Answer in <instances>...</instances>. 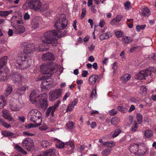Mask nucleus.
<instances>
[{
    "label": "nucleus",
    "mask_w": 156,
    "mask_h": 156,
    "mask_svg": "<svg viewBox=\"0 0 156 156\" xmlns=\"http://www.w3.org/2000/svg\"><path fill=\"white\" fill-rule=\"evenodd\" d=\"M112 147H109L105 149L102 152V154L105 156L108 155L112 151Z\"/></svg>",
    "instance_id": "f704fd0d"
},
{
    "label": "nucleus",
    "mask_w": 156,
    "mask_h": 156,
    "mask_svg": "<svg viewBox=\"0 0 156 156\" xmlns=\"http://www.w3.org/2000/svg\"><path fill=\"white\" fill-rule=\"evenodd\" d=\"M66 126L67 129H72L74 127V123L72 121H69L66 123Z\"/></svg>",
    "instance_id": "58836bf2"
},
{
    "label": "nucleus",
    "mask_w": 156,
    "mask_h": 156,
    "mask_svg": "<svg viewBox=\"0 0 156 156\" xmlns=\"http://www.w3.org/2000/svg\"><path fill=\"white\" fill-rule=\"evenodd\" d=\"M41 114L37 109H33L29 112L27 119L30 121L36 124V126H38L41 125L42 121Z\"/></svg>",
    "instance_id": "f03ea898"
},
{
    "label": "nucleus",
    "mask_w": 156,
    "mask_h": 156,
    "mask_svg": "<svg viewBox=\"0 0 156 156\" xmlns=\"http://www.w3.org/2000/svg\"><path fill=\"white\" fill-rule=\"evenodd\" d=\"M8 57L5 56L0 58V69L5 66L7 63Z\"/></svg>",
    "instance_id": "5701e85b"
},
{
    "label": "nucleus",
    "mask_w": 156,
    "mask_h": 156,
    "mask_svg": "<svg viewBox=\"0 0 156 156\" xmlns=\"http://www.w3.org/2000/svg\"><path fill=\"white\" fill-rule=\"evenodd\" d=\"M88 74V71L86 70H83L82 72V76L83 77H85L87 76Z\"/></svg>",
    "instance_id": "e2e57ef3"
},
{
    "label": "nucleus",
    "mask_w": 156,
    "mask_h": 156,
    "mask_svg": "<svg viewBox=\"0 0 156 156\" xmlns=\"http://www.w3.org/2000/svg\"><path fill=\"white\" fill-rule=\"evenodd\" d=\"M41 146L44 148L48 147L51 145V143L47 140H43L41 142Z\"/></svg>",
    "instance_id": "2f4dec72"
},
{
    "label": "nucleus",
    "mask_w": 156,
    "mask_h": 156,
    "mask_svg": "<svg viewBox=\"0 0 156 156\" xmlns=\"http://www.w3.org/2000/svg\"><path fill=\"white\" fill-rule=\"evenodd\" d=\"M41 94L39 95L38 90H33L30 94V99L33 104H36L38 100L41 96Z\"/></svg>",
    "instance_id": "9b49d317"
},
{
    "label": "nucleus",
    "mask_w": 156,
    "mask_h": 156,
    "mask_svg": "<svg viewBox=\"0 0 156 156\" xmlns=\"http://www.w3.org/2000/svg\"><path fill=\"white\" fill-rule=\"evenodd\" d=\"M67 21L64 14L61 15V17L57 20L54 25L55 27L57 29L62 30L67 25Z\"/></svg>",
    "instance_id": "20e7f679"
},
{
    "label": "nucleus",
    "mask_w": 156,
    "mask_h": 156,
    "mask_svg": "<svg viewBox=\"0 0 156 156\" xmlns=\"http://www.w3.org/2000/svg\"><path fill=\"white\" fill-rule=\"evenodd\" d=\"M78 102V101L77 99H74L71 104L74 107L76 105Z\"/></svg>",
    "instance_id": "774afa93"
},
{
    "label": "nucleus",
    "mask_w": 156,
    "mask_h": 156,
    "mask_svg": "<svg viewBox=\"0 0 156 156\" xmlns=\"http://www.w3.org/2000/svg\"><path fill=\"white\" fill-rule=\"evenodd\" d=\"M124 5L125 9L127 10L130 9L131 7V3L128 1L124 3Z\"/></svg>",
    "instance_id": "8fccbe9b"
},
{
    "label": "nucleus",
    "mask_w": 156,
    "mask_h": 156,
    "mask_svg": "<svg viewBox=\"0 0 156 156\" xmlns=\"http://www.w3.org/2000/svg\"><path fill=\"white\" fill-rule=\"evenodd\" d=\"M24 53L27 55L31 52L34 49V46L33 44H27L25 43L24 44Z\"/></svg>",
    "instance_id": "ddd939ff"
},
{
    "label": "nucleus",
    "mask_w": 156,
    "mask_h": 156,
    "mask_svg": "<svg viewBox=\"0 0 156 156\" xmlns=\"http://www.w3.org/2000/svg\"><path fill=\"white\" fill-rule=\"evenodd\" d=\"M59 34H61V31L57 30L48 31L44 33L41 39V42L44 44H50L52 46H56L58 43L56 37H61Z\"/></svg>",
    "instance_id": "f257e3e1"
},
{
    "label": "nucleus",
    "mask_w": 156,
    "mask_h": 156,
    "mask_svg": "<svg viewBox=\"0 0 156 156\" xmlns=\"http://www.w3.org/2000/svg\"><path fill=\"white\" fill-rule=\"evenodd\" d=\"M12 78L14 83H20L22 79L21 75L17 73H13L12 75Z\"/></svg>",
    "instance_id": "2eb2a0df"
},
{
    "label": "nucleus",
    "mask_w": 156,
    "mask_h": 156,
    "mask_svg": "<svg viewBox=\"0 0 156 156\" xmlns=\"http://www.w3.org/2000/svg\"><path fill=\"white\" fill-rule=\"evenodd\" d=\"M30 16L28 12L26 13L24 15V18L25 20H27L30 19Z\"/></svg>",
    "instance_id": "69168bd1"
},
{
    "label": "nucleus",
    "mask_w": 156,
    "mask_h": 156,
    "mask_svg": "<svg viewBox=\"0 0 156 156\" xmlns=\"http://www.w3.org/2000/svg\"><path fill=\"white\" fill-rule=\"evenodd\" d=\"M13 11L12 10L7 11H0V16H2L5 17L10 14Z\"/></svg>",
    "instance_id": "72a5a7b5"
},
{
    "label": "nucleus",
    "mask_w": 156,
    "mask_h": 156,
    "mask_svg": "<svg viewBox=\"0 0 156 156\" xmlns=\"http://www.w3.org/2000/svg\"><path fill=\"white\" fill-rule=\"evenodd\" d=\"M17 64L19 66H22L23 68H27L30 66L32 62L30 57L25 54H23L17 58Z\"/></svg>",
    "instance_id": "7ed1b4c3"
},
{
    "label": "nucleus",
    "mask_w": 156,
    "mask_h": 156,
    "mask_svg": "<svg viewBox=\"0 0 156 156\" xmlns=\"http://www.w3.org/2000/svg\"><path fill=\"white\" fill-rule=\"evenodd\" d=\"M48 126L45 124H43L39 128L40 130L41 131L46 130L48 129Z\"/></svg>",
    "instance_id": "4d7b16f0"
},
{
    "label": "nucleus",
    "mask_w": 156,
    "mask_h": 156,
    "mask_svg": "<svg viewBox=\"0 0 156 156\" xmlns=\"http://www.w3.org/2000/svg\"><path fill=\"white\" fill-rule=\"evenodd\" d=\"M147 151V149L145 147L140 144L139 146L137 155H143L145 154Z\"/></svg>",
    "instance_id": "412c9836"
},
{
    "label": "nucleus",
    "mask_w": 156,
    "mask_h": 156,
    "mask_svg": "<svg viewBox=\"0 0 156 156\" xmlns=\"http://www.w3.org/2000/svg\"><path fill=\"white\" fill-rule=\"evenodd\" d=\"M146 27L145 25H137L136 27V30L137 32H139L141 30L144 29Z\"/></svg>",
    "instance_id": "de8ad7c7"
},
{
    "label": "nucleus",
    "mask_w": 156,
    "mask_h": 156,
    "mask_svg": "<svg viewBox=\"0 0 156 156\" xmlns=\"http://www.w3.org/2000/svg\"><path fill=\"white\" fill-rule=\"evenodd\" d=\"M142 14L143 16H148L151 14L149 9L147 7L144 8L142 11Z\"/></svg>",
    "instance_id": "bb28decb"
},
{
    "label": "nucleus",
    "mask_w": 156,
    "mask_h": 156,
    "mask_svg": "<svg viewBox=\"0 0 156 156\" xmlns=\"http://www.w3.org/2000/svg\"><path fill=\"white\" fill-rule=\"evenodd\" d=\"M113 142L112 141L110 142H105L103 143V146H106L107 147H112L114 145H113Z\"/></svg>",
    "instance_id": "a18cd8bd"
},
{
    "label": "nucleus",
    "mask_w": 156,
    "mask_h": 156,
    "mask_svg": "<svg viewBox=\"0 0 156 156\" xmlns=\"http://www.w3.org/2000/svg\"><path fill=\"white\" fill-rule=\"evenodd\" d=\"M5 101L4 97L3 96H0V109H2L5 106Z\"/></svg>",
    "instance_id": "473e14b6"
},
{
    "label": "nucleus",
    "mask_w": 156,
    "mask_h": 156,
    "mask_svg": "<svg viewBox=\"0 0 156 156\" xmlns=\"http://www.w3.org/2000/svg\"><path fill=\"white\" fill-rule=\"evenodd\" d=\"M130 75L128 74H126L125 75L121 76L120 80L123 82H125L128 81L131 78Z\"/></svg>",
    "instance_id": "c756f323"
},
{
    "label": "nucleus",
    "mask_w": 156,
    "mask_h": 156,
    "mask_svg": "<svg viewBox=\"0 0 156 156\" xmlns=\"http://www.w3.org/2000/svg\"><path fill=\"white\" fill-rule=\"evenodd\" d=\"M133 118L132 116H129V117L128 121V125L129 126L132 124L133 123Z\"/></svg>",
    "instance_id": "603ef678"
},
{
    "label": "nucleus",
    "mask_w": 156,
    "mask_h": 156,
    "mask_svg": "<svg viewBox=\"0 0 156 156\" xmlns=\"http://www.w3.org/2000/svg\"><path fill=\"white\" fill-rule=\"evenodd\" d=\"M0 123L3 126L7 128L11 127V125L5 122L3 119L0 118Z\"/></svg>",
    "instance_id": "c9c22d12"
},
{
    "label": "nucleus",
    "mask_w": 156,
    "mask_h": 156,
    "mask_svg": "<svg viewBox=\"0 0 156 156\" xmlns=\"http://www.w3.org/2000/svg\"><path fill=\"white\" fill-rule=\"evenodd\" d=\"M25 127L27 129H30L32 127H34L35 126H36V124H34L32 123H30L27 125H26L25 126Z\"/></svg>",
    "instance_id": "680f3d73"
},
{
    "label": "nucleus",
    "mask_w": 156,
    "mask_h": 156,
    "mask_svg": "<svg viewBox=\"0 0 156 156\" xmlns=\"http://www.w3.org/2000/svg\"><path fill=\"white\" fill-rule=\"evenodd\" d=\"M97 94L96 90L95 89H93L92 90L91 94L90 96V98H93L94 97L96 96V95Z\"/></svg>",
    "instance_id": "13d9d810"
},
{
    "label": "nucleus",
    "mask_w": 156,
    "mask_h": 156,
    "mask_svg": "<svg viewBox=\"0 0 156 156\" xmlns=\"http://www.w3.org/2000/svg\"><path fill=\"white\" fill-rule=\"evenodd\" d=\"M42 59L43 60L53 61L54 59V55L50 52H47L43 55Z\"/></svg>",
    "instance_id": "6ab92c4d"
},
{
    "label": "nucleus",
    "mask_w": 156,
    "mask_h": 156,
    "mask_svg": "<svg viewBox=\"0 0 156 156\" xmlns=\"http://www.w3.org/2000/svg\"><path fill=\"white\" fill-rule=\"evenodd\" d=\"M2 134L5 136H11L13 135V134L10 131H4L2 132Z\"/></svg>",
    "instance_id": "37998d69"
},
{
    "label": "nucleus",
    "mask_w": 156,
    "mask_h": 156,
    "mask_svg": "<svg viewBox=\"0 0 156 156\" xmlns=\"http://www.w3.org/2000/svg\"><path fill=\"white\" fill-rule=\"evenodd\" d=\"M22 145L25 149L28 151H30L34 147V143L30 138L27 137L23 141Z\"/></svg>",
    "instance_id": "9d476101"
},
{
    "label": "nucleus",
    "mask_w": 156,
    "mask_h": 156,
    "mask_svg": "<svg viewBox=\"0 0 156 156\" xmlns=\"http://www.w3.org/2000/svg\"><path fill=\"white\" fill-rule=\"evenodd\" d=\"M10 108L11 110L12 111H18L20 109L19 106L16 105H10Z\"/></svg>",
    "instance_id": "c03bdc74"
},
{
    "label": "nucleus",
    "mask_w": 156,
    "mask_h": 156,
    "mask_svg": "<svg viewBox=\"0 0 156 156\" xmlns=\"http://www.w3.org/2000/svg\"><path fill=\"white\" fill-rule=\"evenodd\" d=\"M86 8H83L82 9V14L80 16V19H83V18L85 16V15L86 14Z\"/></svg>",
    "instance_id": "864d4df0"
},
{
    "label": "nucleus",
    "mask_w": 156,
    "mask_h": 156,
    "mask_svg": "<svg viewBox=\"0 0 156 156\" xmlns=\"http://www.w3.org/2000/svg\"><path fill=\"white\" fill-rule=\"evenodd\" d=\"M55 149L54 148H51L43 152L44 156H55Z\"/></svg>",
    "instance_id": "aec40b11"
},
{
    "label": "nucleus",
    "mask_w": 156,
    "mask_h": 156,
    "mask_svg": "<svg viewBox=\"0 0 156 156\" xmlns=\"http://www.w3.org/2000/svg\"><path fill=\"white\" fill-rule=\"evenodd\" d=\"M129 126L130 130L133 132H136L138 128V126L136 121H134L132 124H131Z\"/></svg>",
    "instance_id": "393cba45"
},
{
    "label": "nucleus",
    "mask_w": 156,
    "mask_h": 156,
    "mask_svg": "<svg viewBox=\"0 0 156 156\" xmlns=\"http://www.w3.org/2000/svg\"><path fill=\"white\" fill-rule=\"evenodd\" d=\"M136 117L139 124H140L142 122V116L140 113H138L136 115Z\"/></svg>",
    "instance_id": "49530a36"
},
{
    "label": "nucleus",
    "mask_w": 156,
    "mask_h": 156,
    "mask_svg": "<svg viewBox=\"0 0 156 156\" xmlns=\"http://www.w3.org/2000/svg\"><path fill=\"white\" fill-rule=\"evenodd\" d=\"M117 113V111L114 109L109 111L108 113L111 116H113L116 115Z\"/></svg>",
    "instance_id": "5fc2aeb1"
},
{
    "label": "nucleus",
    "mask_w": 156,
    "mask_h": 156,
    "mask_svg": "<svg viewBox=\"0 0 156 156\" xmlns=\"http://www.w3.org/2000/svg\"><path fill=\"white\" fill-rule=\"evenodd\" d=\"M15 148L18 151L20 152L25 154H26L27 152L20 146L16 145L15 146Z\"/></svg>",
    "instance_id": "a19ab883"
},
{
    "label": "nucleus",
    "mask_w": 156,
    "mask_h": 156,
    "mask_svg": "<svg viewBox=\"0 0 156 156\" xmlns=\"http://www.w3.org/2000/svg\"><path fill=\"white\" fill-rule=\"evenodd\" d=\"M28 87L27 86H22L17 89L16 92L17 94L21 95L24 93L25 90Z\"/></svg>",
    "instance_id": "b1692460"
},
{
    "label": "nucleus",
    "mask_w": 156,
    "mask_h": 156,
    "mask_svg": "<svg viewBox=\"0 0 156 156\" xmlns=\"http://www.w3.org/2000/svg\"><path fill=\"white\" fill-rule=\"evenodd\" d=\"M152 135V132L151 130H147L144 133V135L147 137H150Z\"/></svg>",
    "instance_id": "79ce46f5"
},
{
    "label": "nucleus",
    "mask_w": 156,
    "mask_h": 156,
    "mask_svg": "<svg viewBox=\"0 0 156 156\" xmlns=\"http://www.w3.org/2000/svg\"><path fill=\"white\" fill-rule=\"evenodd\" d=\"M28 6L30 9L35 11L42 8V3L39 0H32L28 2Z\"/></svg>",
    "instance_id": "0eeeda50"
},
{
    "label": "nucleus",
    "mask_w": 156,
    "mask_h": 156,
    "mask_svg": "<svg viewBox=\"0 0 156 156\" xmlns=\"http://www.w3.org/2000/svg\"><path fill=\"white\" fill-rule=\"evenodd\" d=\"M41 96L38 101V102L41 108H46L48 105V103L47 101V94L46 93H43L41 94Z\"/></svg>",
    "instance_id": "1a4fd4ad"
},
{
    "label": "nucleus",
    "mask_w": 156,
    "mask_h": 156,
    "mask_svg": "<svg viewBox=\"0 0 156 156\" xmlns=\"http://www.w3.org/2000/svg\"><path fill=\"white\" fill-rule=\"evenodd\" d=\"M53 81L51 78H47L42 81L41 87L42 89L48 88V86L51 85Z\"/></svg>",
    "instance_id": "4468645a"
},
{
    "label": "nucleus",
    "mask_w": 156,
    "mask_h": 156,
    "mask_svg": "<svg viewBox=\"0 0 156 156\" xmlns=\"http://www.w3.org/2000/svg\"><path fill=\"white\" fill-rule=\"evenodd\" d=\"M147 93V89L144 86H142L140 89V93L142 95H145Z\"/></svg>",
    "instance_id": "e433bc0d"
},
{
    "label": "nucleus",
    "mask_w": 156,
    "mask_h": 156,
    "mask_svg": "<svg viewBox=\"0 0 156 156\" xmlns=\"http://www.w3.org/2000/svg\"><path fill=\"white\" fill-rule=\"evenodd\" d=\"M119 119L117 117H115L112 118L111 120L112 124L115 125L118 123L119 122Z\"/></svg>",
    "instance_id": "4c0bfd02"
},
{
    "label": "nucleus",
    "mask_w": 156,
    "mask_h": 156,
    "mask_svg": "<svg viewBox=\"0 0 156 156\" xmlns=\"http://www.w3.org/2000/svg\"><path fill=\"white\" fill-rule=\"evenodd\" d=\"M99 78L98 75H93L89 79V83L90 85L94 84Z\"/></svg>",
    "instance_id": "4be33fe9"
},
{
    "label": "nucleus",
    "mask_w": 156,
    "mask_h": 156,
    "mask_svg": "<svg viewBox=\"0 0 156 156\" xmlns=\"http://www.w3.org/2000/svg\"><path fill=\"white\" fill-rule=\"evenodd\" d=\"M122 41L125 44H128L133 41V39L130 37L124 36L122 38Z\"/></svg>",
    "instance_id": "7c9ffc66"
},
{
    "label": "nucleus",
    "mask_w": 156,
    "mask_h": 156,
    "mask_svg": "<svg viewBox=\"0 0 156 156\" xmlns=\"http://www.w3.org/2000/svg\"><path fill=\"white\" fill-rule=\"evenodd\" d=\"M62 91L61 89H55L50 91L49 93V100L53 101L59 98L61 96Z\"/></svg>",
    "instance_id": "423d86ee"
},
{
    "label": "nucleus",
    "mask_w": 156,
    "mask_h": 156,
    "mask_svg": "<svg viewBox=\"0 0 156 156\" xmlns=\"http://www.w3.org/2000/svg\"><path fill=\"white\" fill-rule=\"evenodd\" d=\"M14 27L15 29H14V31L16 34L22 33L25 31V28L21 24H16L14 26Z\"/></svg>",
    "instance_id": "f3484780"
},
{
    "label": "nucleus",
    "mask_w": 156,
    "mask_h": 156,
    "mask_svg": "<svg viewBox=\"0 0 156 156\" xmlns=\"http://www.w3.org/2000/svg\"><path fill=\"white\" fill-rule=\"evenodd\" d=\"M12 87L11 85L9 84L7 85V87L5 90V96L6 97L8 96L12 92Z\"/></svg>",
    "instance_id": "a878e982"
},
{
    "label": "nucleus",
    "mask_w": 156,
    "mask_h": 156,
    "mask_svg": "<svg viewBox=\"0 0 156 156\" xmlns=\"http://www.w3.org/2000/svg\"><path fill=\"white\" fill-rule=\"evenodd\" d=\"M69 145L72 148H73V147H74V144L73 142L72 141H69L66 143V145Z\"/></svg>",
    "instance_id": "bf43d9fd"
},
{
    "label": "nucleus",
    "mask_w": 156,
    "mask_h": 156,
    "mask_svg": "<svg viewBox=\"0 0 156 156\" xmlns=\"http://www.w3.org/2000/svg\"><path fill=\"white\" fill-rule=\"evenodd\" d=\"M60 103V101L58 100L57 101L56 103L54 105L50 106L46 111V117H48L50 115L52 116H53L54 115V112L57 109L59 106V104Z\"/></svg>",
    "instance_id": "f8f14e48"
},
{
    "label": "nucleus",
    "mask_w": 156,
    "mask_h": 156,
    "mask_svg": "<svg viewBox=\"0 0 156 156\" xmlns=\"http://www.w3.org/2000/svg\"><path fill=\"white\" fill-rule=\"evenodd\" d=\"M2 116L5 119L9 121H14V120L11 115V114L9 111L6 109H3L2 111Z\"/></svg>",
    "instance_id": "a211bd4d"
},
{
    "label": "nucleus",
    "mask_w": 156,
    "mask_h": 156,
    "mask_svg": "<svg viewBox=\"0 0 156 156\" xmlns=\"http://www.w3.org/2000/svg\"><path fill=\"white\" fill-rule=\"evenodd\" d=\"M43 8H44L43 9H42V8L41 9V10H42L43 11H46L47 9H48V5L47 4H44L42 6Z\"/></svg>",
    "instance_id": "0e129e2a"
},
{
    "label": "nucleus",
    "mask_w": 156,
    "mask_h": 156,
    "mask_svg": "<svg viewBox=\"0 0 156 156\" xmlns=\"http://www.w3.org/2000/svg\"><path fill=\"white\" fill-rule=\"evenodd\" d=\"M105 24V22L103 20H102L100 21V23H99L98 25L99 27H102L104 26Z\"/></svg>",
    "instance_id": "338daca9"
},
{
    "label": "nucleus",
    "mask_w": 156,
    "mask_h": 156,
    "mask_svg": "<svg viewBox=\"0 0 156 156\" xmlns=\"http://www.w3.org/2000/svg\"><path fill=\"white\" fill-rule=\"evenodd\" d=\"M152 69H153V67L149 68L147 69L140 71L136 75L135 78L138 80L146 79V76L151 75Z\"/></svg>",
    "instance_id": "39448f33"
},
{
    "label": "nucleus",
    "mask_w": 156,
    "mask_h": 156,
    "mask_svg": "<svg viewBox=\"0 0 156 156\" xmlns=\"http://www.w3.org/2000/svg\"><path fill=\"white\" fill-rule=\"evenodd\" d=\"M74 107L71 104H69L67 106L66 109V112H67L68 111H71L73 109Z\"/></svg>",
    "instance_id": "6e6d98bb"
},
{
    "label": "nucleus",
    "mask_w": 156,
    "mask_h": 156,
    "mask_svg": "<svg viewBox=\"0 0 156 156\" xmlns=\"http://www.w3.org/2000/svg\"><path fill=\"white\" fill-rule=\"evenodd\" d=\"M109 37V35L107 33L102 34L101 35L100 37V39L101 40L108 39Z\"/></svg>",
    "instance_id": "ea45409f"
},
{
    "label": "nucleus",
    "mask_w": 156,
    "mask_h": 156,
    "mask_svg": "<svg viewBox=\"0 0 156 156\" xmlns=\"http://www.w3.org/2000/svg\"><path fill=\"white\" fill-rule=\"evenodd\" d=\"M121 131L120 129H116L114 133L112 135V137L113 138H115L116 136H117L121 132Z\"/></svg>",
    "instance_id": "3c124183"
},
{
    "label": "nucleus",
    "mask_w": 156,
    "mask_h": 156,
    "mask_svg": "<svg viewBox=\"0 0 156 156\" xmlns=\"http://www.w3.org/2000/svg\"><path fill=\"white\" fill-rule=\"evenodd\" d=\"M115 34L118 37H120L122 36L123 34L121 31H118L116 32Z\"/></svg>",
    "instance_id": "052dcab7"
},
{
    "label": "nucleus",
    "mask_w": 156,
    "mask_h": 156,
    "mask_svg": "<svg viewBox=\"0 0 156 156\" xmlns=\"http://www.w3.org/2000/svg\"><path fill=\"white\" fill-rule=\"evenodd\" d=\"M53 66L52 68L51 67V65H48L47 64H44L41 65L40 66L41 72L42 73L44 74H52L51 72L54 71L55 70V63H52Z\"/></svg>",
    "instance_id": "6e6552de"
},
{
    "label": "nucleus",
    "mask_w": 156,
    "mask_h": 156,
    "mask_svg": "<svg viewBox=\"0 0 156 156\" xmlns=\"http://www.w3.org/2000/svg\"><path fill=\"white\" fill-rule=\"evenodd\" d=\"M140 144L135 143L132 144L129 148V151L132 153L137 155Z\"/></svg>",
    "instance_id": "dca6fc26"
},
{
    "label": "nucleus",
    "mask_w": 156,
    "mask_h": 156,
    "mask_svg": "<svg viewBox=\"0 0 156 156\" xmlns=\"http://www.w3.org/2000/svg\"><path fill=\"white\" fill-rule=\"evenodd\" d=\"M122 17V16L120 15H118L116 16V18L113 19L111 21L110 23L112 25H113L116 22H119Z\"/></svg>",
    "instance_id": "cd10ccee"
},
{
    "label": "nucleus",
    "mask_w": 156,
    "mask_h": 156,
    "mask_svg": "<svg viewBox=\"0 0 156 156\" xmlns=\"http://www.w3.org/2000/svg\"><path fill=\"white\" fill-rule=\"evenodd\" d=\"M56 145L58 148H63L65 145H66V143L62 142L60 140H57L56 141Z\"/></svg>",
    "instance_id": "c85d7f7f"
},
{
    "label": "nucleus",
    "mask_w": 156,
    "mask_h": 156,
    "mask_svg": "<svg viewBox=\"0 0 156 156\" xmlns=\"http://www.w3.org/2000/svg\"><path fill=\"white\" fill-rule=\"evenodd\" d=\"M117 109L122 112L125 113L127 112V109L125 108L122 106H119L117 107Z\"/></svg>",
    "instance_id": "09e8293b"
}]
</instances>
